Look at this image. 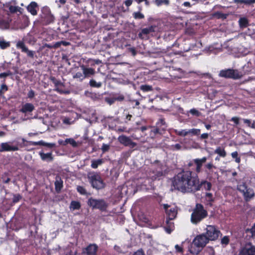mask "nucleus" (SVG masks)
<instances>
[{
  "label": "nucleus",
  "mask_w": 255,
  "mask_h": 255,
  "mask_svg": "<svg viewBox=\"0 0 255 255\" xmlns=\"http://www.w3.org/2000/svg\"><path fill=\"white\" fill-rule=\"evenodd\" d=\"M39 155L41 159L43 161L50 162L53 160V157L52 156V152L45 153L43 152H40Z\"/></svg>",
  "instance_id": "29"
},
{
  "label": "nucleus",
  "mask_w": 255,
  "mask_h": 255,
  "mask_svg": "<svg viewBox=\"0 0 255 255\" xmlns=\"http://www.w3.org/2000/svg\"><path fill=\"white\" fill-rule=\"evenodd\" d=\"M110 148V146L108 144L103 143L102 146V150L103 152H105L109 150Z\"/></svg>",
  "instance_id": "61"
},
{
  "label": "nucleus",
  "mask_w": 255,
  "mask_h": 255,
  "mask_svg": "<svg viewBox=\"0 0 255 255\" xmlns=\"http://www.w3.org/2000/svg\"><path fill=\"white\" fill-rule=\"evenodd\" d=\"M55 17L52 14L50 8L45 6L41 8V13L39 16V22L43 25H47L54 21Z\"/></svg>",
  "instance_id": "4"
},
{
  "label": "nucleus",
  "mask_w": 255,
  "mask_h": 255,
  "mask_svg": "<svg viewBox=\"0 0 255 255\" xmlns=\"http://www.w3.org/2000/svg\"><path fill=\"white\" fill-rule=\"evenodd\" d=\"M209 134L208 133H204L200 135L198 139L200 140L206 139L209 138Z\"/></svg>",
  "instance_id": "59"
},
{
  "label": "nucleus",
  "mask_w": 255,
  "mask_h": 255,
  "mask_svg": "<svg viewBox=\"0 0 255 255\" xmlns=\"http://www.w3.org/2000/svg\"><path fill=\"white\" fill-rule=\"evenodd\" d=\"M17 47L20 48L22 52L26 53L28 57L31 58H34V52L33 51L29 50L23 42L18 41L17 43Z\"/></svg>",
  "instance_id": "21"
},
{
  "label": "nucleus",
  "mask_w": 255,
  "mask_h": 255,
  "mask_svg": "<svg viewBox=\"0 0 255 255\" xmlns=\"http://www.w3.org/2000/svg\"><path fill=\"white\" fill-rule=\"evenodd\" d=\"M239 24L241 28H246L249 25L248 19L245 17H241L239 20Z\"/></svg>",
  "instance_id": "34"
},
{
  "label": "nucleus",
  "mask_w": 255,
  "mask_h": 255,
  "mask_svg": "<svg viewBox=\"0 0 255 255\" xmlns=\"http://www.w3.org/2000/svg\"><path fill=\"white\" fill-rule=\"evenodd\" d=\"M116 100L117 99L115 98L105 97L104 98L105 101L110 105L114 103Z\"/></svg>",
  "instance_id": "52"
},
{
  "label": "nucleus",
  "mask_w": 255,
  "mask_h": 255,
  "mask_svg": "<svg viewBox=\"0 0 255 255\" xmlns=\"http://www.w3.org/2000/svg\"><path fill=\"white\" fill-rule=\"evenodd\" d=\"M198 181L197 174L194 175L191 171L183 170L174 176L172 185L175 189L182 193H193Z\"/></svg>",
  "instance_id": "1"
},
{
  "label": "nucleus",
  "mask_w": 255,
  "mask_h": 255,
  "mask_svg": "<svg viewBox=\"0 0 255 255\" xmlns=\"http://www.w3.org/2000/svg\"><path fill=\"white\" fill-rule=\"evenodd\" d=\"M205 197L207 201L210 202H213L214 201V199L213 197V194L211 193H206Z\"/></svg>",
  "instance_id": "53"
},
{
  "label": "nucleus",
  "mask_w": 255,
  "mask_h": 255,
  "mask_svg": "<svg viewBox=\"0 0 255 255\" xmlns=\"http://www.w3.org/2000/svg\"><path fill=\"white\" fill-rule=\"evenodd\" d=\"M163 208L165 210L166 218L170 220H174L177 214V209L176 207L171 206L168 204H164Z\"/></svg>",
  "instance_id": "14"
},
{
  "label": "nucleus",
  "mask_w": 255,
  "mask_h": 255,
  "mask_svg": "<svg viewBox=\"0 0 255 255\" xmlns=\"http://www.w3.org/2000/svg\"><path fill=\"white\" fill-rule=\"evenodd\" d=\"M204 234L209 241H215L217 240L221 233L219 229L214 225H207L206 232Z\"/></svg>",
  "instance_id": "9"
},
{
  "label": "nucleus",
  "mask_w": 255,
  "mask_h": 255,
  "mask_svg": "<svg viewBox=\"0 0 255 255\" xmlns=\"http://www.w3.org/2000/svg\"><path fill=\"white\" fill-rule=\"evenodd\" d=\"M230 239L228 236H224L221 240L222 244L227 245L229 244Z\"/></svg>",
  "instance_id": "54"
},
{
  "label": "nucleus",
  "mask_w": 255,
  "mask_h": 255,
  "mask_svg": "<svg viewBox=\"0 0 255 255\" xmlns=\"http://www.w3.org/2000/svg\"><path fill=\"white\" fill-rule=\"evenodd\" d=\"M63 182L59 176H56L54 183L55 191L59 193L63 187Z\"/></svg>",
  "instance_id": "25"
},
{
  "label": "nucleus",
  "mask_w": 255,
  "mask_h": 255,
  "mask_svg": "<svg viewBox=\"0 0 255 255\" xmlns=\"http://www.w3.org/2000/svg\"><path fill=\"white\" fill-rule=\"evenodd\" d=\"M98 247L96 244H90L86 249V253L88 255H96Z\"/></svg>",
  "instance_id": "23"
},
{
  "label": "nucleus",
  "mask_w": 255,
  "mask_h": 255,
  "mask_svg": "<svg viewBox=\"0 0 255 255\" xmlns=\"http://www.w3.org/2000/svg\"><path fill=\"white\" fill-rule=\"evenodd\" d=\"M181 148V145L179 143H176L171 145L170 149L173 150H180Z\"/></svg>",
  "instance_id": "55"
},
{
  "label": "nucleus",
  "mask_w": 255,
  "mask_h": 255,
  "mask_svg": "<svg viewBox=\"0 0 255 255\" xmlns=\"http://www.w3.org/2000/svg\"><path fill=\"white\" fill-rule=\"evenodd\" d=\"M212 184L210 182H209L206 180H202L201 181H198L195 184L193 193L200 190L202 188L204 189L206 191H210L212 188Z\"/></svg>",
  "instance_id": "15"
},
{
  "label": "nucleus",
  "mask_w": 255,
  "mask_h": 255,
  "mask_svg": "<svg viewBox=\"0 0 255 255\" xmlns=\"http://www.w3.org/2000/svg\"><path fill=\"white\" fill-rule=\"evenodd\" d=\"M158 31V28L155 25H152L148 27L143 28L141 29V31L138 34V37L141 39H147L149 38V34L152 33L156 32Z\"/></svg>",
  "instance_id": "10"
},
{
  "label": "nucleus",
  "mask_w": 255,
  "mask_h": 255,
  "mask_svg": "<svg viewBox=\"0 0 255 255\" xmlns=\"http://www.w3.org/2000/svg\"><path fill=\"white\" fill-rule=\"evenodd\" d=\"M34 96H35V92L32 90H30L27 94V97H28V98H29L30 99L33 98L34 97Z\"/></svg>",
  "instance_id": "62"
},
{
  "label": "nucleus",
  "mask_w": 255,
  "mask_h": 255,
  "mask_svg": "<svg viewBox=\"0 0 255 255\" xmlns=\"http://www.w3.org/2000/svg\"><path fill=\"white\" fill-rule=\"evenodd\" d=\"M3 9L9 15L16 12V6L12 5L11 2H7L3 4Z\"/></svg>",
  "instance_id": "24"
},
{
  "label": "nucleus",
  "mask_w": 255,
  "mask_h": 255,
  "mask_svg": "<svg viewBox=\"0 0 255 255\" xmlns=\"http://www.w3.org/2000/svg\"><path fill=\"white\" fill-rule=\"evenodd\" d=\"M202 255H215V251L213 247H207L202 253Z\"/></svg>",
  "instance_id": "37"
},
{
  "label": "nucleus",
  "mask_w": 255,
  "mask_h": 255,
  "mask_svg": "<svg viewBox=\"0 0 255 255\" xmlns=\"http://www.w3.org/2000/svg\"><path fill=\"white\" fill-rule=\"evenodd\" d=\"M104 162L103 159H99L97 160H93L91 162V166L94 169H96L98 167L103 164Z\"/></svg>",
  "instance_id": "36"
},
{
  "label": "nucleus",
  "mask_w": 255,
  "mask_h": 255,
  "mask_svg": "<svg viewBox=\"0 0 255 255\" xmlns=\"http://www.w3.org/2000/svg\"><path fill=\"white\" fill-rule=\"evenodd\" d=\"M247 234H251L252 237L255 236V223L251 229H247L246 230Z\"/></svg>",
  "instance_id": "47"
},
{
  "label": "nucleus",
  "mask_w": 255,
  "mask_h": 255,
  "mask_svg": "<svg viewBox=\"0 0 255 255\" xmlns=\"http://www.w3.org/2000/svg\"><path fill=\"white\" fill-rule=\"evenodd\" d=\"M133 255H145L144 252L142 250H138L134 252Z\"/></svg>",
  "instance_id": "64"
},
{
  "label": "nucleus",
  "mask_w": 255,
  "mask_h": 255,
  "mask_svg": "<svg viewBox=\"0 0 255 255\" xmlns=\"http://www.w3.org/2000/svg\"><path fill=\"white\" fill-rule=\"evenodd\" d=\"M68 143L71 144L73 147H77L78 146L76 141L73 138H66L65 140L64 143H63V144L65 145Z\"/></svg>",
  "instance_id": "39"
},
{
  "label": "nucleus",
  "mask_w": 255,
  "mask_h": 255,
  "mask_svg": "<svg viewBox=\"0 0 255 255\" xmlns=\"http://www.w3.org/2000/svg\"><path fill=\"white\" fill-rule=\"evenodd\" d=\"M238 255H255V246L249 242L242 245Z\"/></svg>",
  "instance_id": "12"
},
{
  "label": "nucleus",
  "mask_w": 255,
  "mask_h": 255,
  "mask_svg": "<svg viewBox=\"0 0 255 255\" xmlns=\"http://www.w3.org/2000/svg\"><path fill=\"white\" fill-rule=\"evenodd\" d=\"M190 113L194 116L199 117L200 115V113L195 109H192L190 111Z\"/></svg>",
  "instance_id": "56"
},
{
  "label": "nucleus",
  "mask_w": 255,
  "mask_h": 255,
  "mask_svg": "<svg viewBox=\"0 0 255 255\" xmlns=\"http://www.w3.org/2000/svg\"><path fill=\"white\" fill-rule=\"evenodd\" d=\"M230 121L233 122L235 124V126H237L239 125L240 123V118L237 117H234L231 118Z\"/></svg>",
  "instance_id": "57"
},
{
  "label": "nucleus",
  "mask_w": 255,
  "mask_h": 255,
  "mask_svg": "<svg viewBox=\"0 0 255 255\" xmlns=\"http://www.w3.org/2000/svg\"><path fill=\"white\" fill-rule=\"evenodd\" d=\"M81 208V204L78 201H72L70 204V208L73 210H79Z\"/></svg>",
  "instance_id": "38"
},
{
  "label": "nucleus",
  "mask_w": 255,
  "mask_h": 255,
  "mask_svg": "<svg viewBox=\"0 0 255 255\" xmlns=\"http://www.w3.org/2000/svg\"><path fill=\"white\" fill-rule=\"evenodd\" d=\"M140 90L144 92L151 91L152 90V87L151 86L143 85L140 86Z\"/></svg>",
  "instance_id": "43"
},
{
  "label": "nucleus",
  "mask_w": 255,
  "mask_h": 255,
  "mask_svg": "<svg viewBox=\"0 0 255 255\" xmlns=\"http://www.w3.org/2000/svg\"><path fill=\"white\" fill-rule=\"evenodd\" d=\"M8 105L11 107H15L16 105V97H11L7 101Z\"/></svg>",
  "instance_id": "42"
},
{
  "label": "nucleus",
  "mask_w": 255,
  "mask_h": 255,
  "mask_svg": "<svg viewBox=\"0 0 255 255\" xmlns=\"http://www.w3.org/2000/svg\"><path fill=\"white\" fill-rule=\"evenodd\" d=\"M26 9L32 15H36L39 9L37 3L35 1H31L26 7Z\"/></svg>",
  "instance_id": "19"
},
{
  "label": "nucleus",
  "mask_w": 255,
  "mask_h": 255,
  "mask_svg": "<svg viewBox=\"0 0 255 255\" xmlns=\"http://www.w3.org/2000/svg\"><path fill=\"white\" fill-rule=\"evenodd\" d=\"M29 17L25 14L18 15L17 16V29H24L29 24Z\"/></svg>",
  "instance_id": "13"
},
{
  "label": "nucleus",
  "mask_w": 255,
  "mask_h": 255,
  "mask_svg": "<svg viewBox=\"0 0 255 255\" xmlns=\"http://www.w3.org/2000/svg\"><path fill=\"white\" fill-rule=\"evenodd\" d=\"M89 84L92 87L99 88L102 86L101 83H97L95 80L93 79H92L90 81Z\"/></svg>",
  "instance_id": "44"
},
{
  "label": "nucleus",
  "mask_w": 255,
  "mask_h": 255,
  "mask_svg": "<svg viewBox=\"0 0 255 255\" xmlns=\"http://www.w3.org/2000/svg\"><path fill=\"white\" fill-rule=\"evenodd\" d=\"M34 110V105L31 103H27L22 106L20 111L23 113L26 114L32 112Z\"/></svg>",
  "instance_id": "27"
},
{
  "label": "nucleus",
  "mask_w": 255,
  "mask_h": 255,
  "mask_svg": "<svg viewBox=\"0 0 255 255\" xmlns=\"http://www.w3.org/2000/svg\"><path fill=\"white\" fill-rule=\"evenodd\" d=\"M215 153L218 154L220 157H225L227 155V153L225 150L221 147H218L214 151Z\"/></svg>",
  "instance_id": "35"
},
{
  "label": "nucleus",
  "mask_w": 255,
  "mask_h": 255,
  "mask_svg": "<svg viewBox=\"0 0 255 255\" xmlns=\"http://www.w3.org/2000/svg\"><path fill=\"white\" fill-rule=\"evenodd\" d=\"M175 249L176 250V252L177 253L183 254L184 252L183 248L180 247L178 245H176L175 246Z\"/></svg>",
  "instance_id": "60"
},
{
  "label": "nucleus",
  "mask_w": 255,
  "mask_h": 255,
  "mask_svg": "<svg viewBox=\"0 0 255 255\" xmlns=\"http://www.w3.org/2000/svg\"><path fill=\"white\" fill-rule=\"evenodd\" d=\"M88 206L93 209H99L101 211H105L108 206V204L104 199H96L90 198L87 202Z\"/></svg>",
  "instance_id": "8"
},
{
  "label": "nucleus",
  "mask_w": 255,
  "mask_h": 255,
  "mask_svg": "<svg viewBox=\"0 0 255 255\" xmlns=\"http://www.w3.org/2000/svg\"><path fill=\"white\" fill-rule=\"evenodd\" d=\"M7 90V86L5 84H2L0 87V96H1L3 95Z\"/></svg>",
  "instance_id": "48"
},
{
  "label": "nucleus",
  "mask_w": 255,
  "mask_h": 255,
  "mask_svg": "<svg viewBox=\"0 0 255 255\" xmlns=\"http://www.w3.org/2000/svg\"><path fill=\"white\" fill-rule=\"evenodd\" d=\"M255 3V0H244V4L246 5H251Z\"/></svg>",
  "instance_id": "63"
},
{
  "label": "nucleus",
  "mask_w": 255,
  "mask_h": 255,
  "mask_svg": "<svg viewBox=\"0 0 255 255\" xmlns=\"http://www.w3.org/2000/svg\"><path fill=\"white\" fill-rule=\"evenodd\" d=\"M38 144L46 146L49 148H53L55 146V144L53 143H46L42 141H40L38 142Z\"/></svg>",
  "instance_id": "51"
},
{
  "label": "nucleus",
  "mask_w": 255,
  "mask_h": 255,
  "mask_svg": "<svg viewBox=\"0 0 255 255\" xmlns=\"http://www.w3.org/2000/svg\"><path fill=\"white\" fill-rule=\"evenodd\" d=\"M16 146H11L7 143H2L1 144L0 151L15 150Z\"/></svg>",
  "instance_id": "33"
},
{
  "label": "nucleus",
  "mask_w": 255,
  "mask_h": 255,
  "mask_svg": "<svg viewBox=\"0 0 255 255\" xmlns=\"http://www.w3.org/2000/svg\"><path fill=\"white\" fill-rule=\"evenodd\" d=\"M82 68L85 78L94 75L95 73V70L92 68H86L84 66Z\"/></svg>",
  "instance_id": "32"
},
{
  "label": "nucleus",
  "mask_w": 255,
  "mask_h": 255,
  "mask_svg": "<svg viewBox=\"0 0 255 255\" xmlns=\"http://www.w3.org/2000/svg\"><path fill=\"white\" fill-rule=\"evenodd\" d=\"M207 160V158L205 156H204L201 158H195L193 159V161L196 166L195 171L197 175L202 171V167L203 164L206 162Z\"/></svg>",
  "instance_id": "18"
},
{
  "label": "nucleus",
  "mask_w": 255,
  "mask_h": 255,
  "mask_svg": "<svg viewBox=\"0 0 255 255\" xmlns=\"http://www.w3.org/2000/svg\"><path fill=\"white\" fill-rule=\"evenodd\" d=\"M118 140L121 144L126 146H130L133 148L136 145V143L132 141L130 137L124 135L119 136Z\"/></svg>",
  "instance_id": "17"
},
{
  "label": "nucleus",
  "mask_w": 255,
  "mask_h": 255,
  "mask_svg": "<svg viewBox=\"0 0 255 255\" xmlns=\"http://www.w3.org/2000/svg\"><path fill=\"white\" fill-rule=\"evenodd\" d=\"M219 76L225 78H231L238 79L241 77V75L237 70L233 69H227L220 71Z\"/></svg>",
  "instance_id": "11"
},
{
  "label": "nucleus",
  "mask_w": 255,
  "mask_h": 255,
  "mask_svg": "<svg viewBox=\"0 0 255 255\" xmlns=\"http://www.w3.org/2000/svg\"><path fill=\"white\" fill-rule=\"evenodd\" d=\"M213 17L218 19H226L227 18V14H224L220 11H216L212 14Z\"/></svg>",
  "instance_id": "40"
},
{
  "label": "nucleus",
  "mask_w": 255,
  "mask_h": 255,
  "mask_svg": "<svg viewBox=\"0 0 255 255\" xmlns=\"http://www.w3.org/2000/svg\"><path fill=\"white\" fill-rule=\"evenodd\" d=\"M231 156L233 158H235L236 162L239 163L241 162V158L238 156V153L237 151L233 152L231 153Z\"/></svg>",
  "instance_id": "46"
},
{
  "label": "nucleus",
  "mask_w": 255,
  "mask_h": 255,
  "mask_svg": "<svg viewBox=\"0 0 255 255\" xmlns=\"http://www.w3.org/2000/svg\"><path fill=\"white\" fill-rule=\"evenodd\" d=\"M88 178L93 188L97 190L105 188L106 184L102 179L100 173L93 172L88 175Z\"/></svg>",
  "instance_id": "6"
},
{
  "label": "nucleus",
  "mask_w": 255,
  "mask_h": 255,
  "mask_svg": "<svg viewBox=\"0 0 255 255\" xmlns=\"http://www.w3.org/2000/svg\"><path fill=\"white\" fill-rule=\"evenodd\" d=\"M73 78L74 79H79L80 81H82L85 79V77H84L83 72L81 73L80 72H77L74 76Z\"/></svg>",
  "instance_id": "45"
},
{
  "label": "nucleus",
  "mask_w": 255,
  "mask_h": 255,
  "mask_svg": "<svg viewBox=\"0 0 255 255\" xmlns=\"http://www.w3.org/2000/svg\"><path fill=\"white\" fill-rule=\"evenodd\" d=\"M77 191L79 192L81 195H87V192L86 189L82 186H77L76 188Z\"/></svg>",
  "instance_id": "41"
},
{
  "label": "nucleus",
  "mask_w": 255,
  "mask_h": 255,
  "mask_svg": "<svg viewBox=\"0 0 255 255\" xmlns=\"http://www.w3.org/2000/svg\"><path fill=\"white\" fill-rule=\"evenodd\" d=\"M209 241L204 233L197 235L193 240L189 251L192 254L198 255Z\"/></svg>",
  "instance_id": "2"
},
{
  "label": "nucleus",
  "mask_w": 255,
  "mask_h": 255,
  "mask_svg": "<svg viewBox=\"0 0 255 255\" xmlns=\"http://www.w3.org/2000/svg\"><path fill=\"white\" fill-rule=\"evenodd\" d=\"M9 46V44L3 40L0 41V47L2 49H5Z\"/></svg>",
  "instance_id": "58"
},
{
  "label": "nucleus",
  "mask_w": 255,
  "mask_h": 255,
  "mask_svg": "<svg viewBox=\"0 0 255 255\" xmlns=\"http://www.w3.org/2000/svg\"><path fill=\"white\" fill-rule=\"evenodd\" d=\"M163 176V172L162 171H150L149 173V177L152 181H154L157 179H159L161 177Z\"/></svg>",
  "instance_id": "28"
},
{
  "label": "nucleus",
  "mask_w": 255,
  "mask_h": 255,
  "mask_svg": "<svg viewBox=\"0 0 255 255\" xmlns=\"http://www.w3.org/2000/svg\"><path fill=\"white\" fill-rule=\"evenodd\" d=\"M205 172L209 175L211 172H213V170L217 168L216 166L214 165L212 162L208 163L204 165Z\"/></svg>",
  "instance_id": "31"
},
{
  "label": "nucleus",
  "mask_w": 255,
  "mask_h": 255,
  "mask_svg": "<svg viewBox=\"0 0 255 255\" xmlns=\"http://www.w3.org/2000/svg\"><path fill=\"white\" fill-rule=\"evenodd\" d=\"M188 133H191L195 135H199L200 134L201 130L198 128H192L188 131Z\"/></svg>",
  "instance_id": "50"
},
{
  "label": "nucleus",
  "mask_w": 255,
  "mask_h": 255,
  "mask_svg": "<svg viewBox=\"0 0 255 255\" xmlns=\"http://www.w3.org/2000/svg\"><path fill=\"white\" fill-rule=\"evenodd\" d=\"M86 95L93 101L100 102L104 99L103 94L94 92H88L86 94Z\"/></svg>",
  "instance_id": "22"
},
{
  "label": "nucleus",
  "mask_w": 255,
  "mask_h": 255,
  "mask_svg": "<svg viewBox=\"0 0 255 255\" xmlns=\"http://www.w3.org/2000/svg\"><path fill=\"white\" fill-rule=\"evenodd\" d=\"M208 216V212L200 203H197L191 215V222L197 225Z\"/></svg>",
  "instance_id": "3"
},
{
  "label": "nucleus",
  "mask_w": 255,
  "mask_h": 255,
  "mask_svg": "<svg viewBox=\"0 0 255 255\" xmlns=\"http://www.w3.org/2000/svg\"><path fill=\"white\" fill-rule=\"evenodd\" d=\"M237 189L243 194L244 199L246 202L250 201L255 197V193L253 189L249 188L245 182L238 185Z\"/></svg>",
  "instance_id": "7"
},
{
  "label": "nucleus",
  "mask_w": 255,
  "mask_h": 255,
  "mask_svg": "<svg viewBox=\"0 0 255 255\" xmlns=\"http://www.w3.org/2000/svg\"><path fill=\"white\" fill-rule=\"evenodd\" d=\"M50 81L54 84L55 89V90L59 94H68L69 92L65 91L61 89V87H64L63 83L61 82L60 80H57L55 77L51 76L50 77Z\"/></svg>",
  "instance_id": "16"
},
{
  "label": "nucleus",
  "mask_w": 255,
  "mask_h": 255,
  "mask_svg": "<svg viewBox=\"0 0 255 255\" xmlns=\"http://www.w3.org/2000/svg\"><path fill=\"white\" fill-rule=\"evenodd\" d=\"M133 16L135 19H142L144 17V15L139 11L134 12L133 13Z\"/></svg>",
  "instance_id": "49"
},
{
  "label": "nucleus",
  "mask_w": 255,
  "mask_h": 255,
  "mask_svg": "<svg viewBox=\"0 0 255 255\" xmlns=\"http://www.w3.org/2000/svg\"><path fill=\"white\" fill-rule=\"evenodd\" d=\"M167 125L164 119H160L154 127H152L150 136L152 137L163 135L167 130Z\"/></svg>",
  "instance_id": "5"
},
{
  "label": "nucleus",
  "mask_w": 255,
  "mask_h": 255,
  "mask_svg": "<svg viewBox=\"0 0 255 255\" xmlns=\"http://www.w3.org/2000/svg\"><path fill=\"white\" fill-rule=\"evenodd\" d=\"M70 44V43L66 41H60L55 42L54 44L51 43H45L44 44V47L48 48L49 49H57L59 48L61 45L68 46Z\"/></svg>",
  "instance_id": "20"
},
{
  "label": "nucleus",
  "mask_w": 255,
  "mask_h": 255,
  "mask_svg": "<svg viewBox=\"0 0 255 255\" xmlns=\"http://www.w3.org/2000/svg\"><path fill=\"white\" fill-rule=\"evenodd\" d=\"M172 220L166 218V224L164 228L166 232L168 234H170L174 229V223L172 222Z\"/></svg>",
  "instance_id": "26"
},
{
  "label": "nucleus",
  "mask_w": 255,
  "mask_h": 255,
  "mask_svg": "<svg viewBox=\"0 0 255 255\" xmlns=\"http://www.w3.org/2000/svg\"><path fill=\"white\" fill-rule=\"evenodd\" d=\"M11 21V20L8 17L6 18H0V28H8Z\"/></svg>",
  "instance_id": "30"
}]
</instances>
